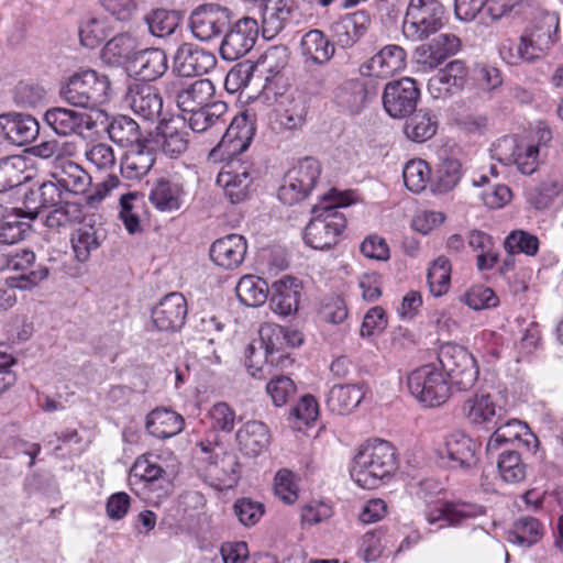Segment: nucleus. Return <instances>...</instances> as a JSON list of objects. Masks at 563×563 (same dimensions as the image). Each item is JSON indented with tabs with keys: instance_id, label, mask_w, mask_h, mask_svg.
<instances>
[{
	"instance_id": "f257e3e1",
	"label": "nucleus",
	"mask_w": 563,
	"mask_h": 563,
	"mask_svg": "<svg viewBox=\"0 0 563 563\" xmlns=\"http://www.w3.org/2000/svg\"><path fill=\"white\" fill-rule=\"evenodd\" d=\"M260 349L249 344L245 350V365L250 374L257 379H267L273 369H286L294 363L290 349L300 346L303 334L297 330H290L276 323H264L260 331Z\"/></svg>"
},
{
	"instance_id": "f03ea898",
	"label": "nucleus",
	"mask_w": 563,
	"mask_h": 563,
	"mask_svg": "<svg viewBox=\"0 0 563 563\" xmlns=\"http://www.w3.org/2000/svg\"><path fill=\"white\" fill-rule=\"evenodd\" d=\"M398 470L394 445L386 440L372 439L362 444L355 454L350 474L364 489H375L386 484Z\"/></svg>"
},
{
	"instance_id": "7ed1b4c3",
	"label": "nucleus",
	"mask_w": 563,
	"mask_h": 563,
	"mask_svg": "<svg viewBox=\"0 0 563 563\" xmlns=\"http://www.w3.org/2000/svg\"><path fill=\"white\" fill-rule=\"evenodd\" d=\"M110 90L108 76L87 69L71 75L59 93L71 106L95 109L110 100Z\"/></svg>"
},
{
	"instance_id": "20e7f679",
	"label": "nucleus",
	"mask_w": 563,
	"mask_h": 563,
	"mask_svg": "<svg viewBox=\"0 0 563 563\" xmlns=\"http://www.w3.org/2000/svg\"><path fill=\"white\" fill-rule=\"evenodd\" d=\"M356 201L352 190L331 188L319 198V222L323 224V242H319V251L330 250L339 243L346 228V218L339 211Z\"/></svg>"
},
{
	"instance_id": "39448f33",
	"label": "nucleus",
	"mask_w": 563,
	"mask_h": 563,
	"mask_svg": "<svg viewBox=\"0 0 563 563\" xmlns=\"http://www.w3.org/2000/svg\"><path fill=\"white\" fill-rule=\"evenodd\" d=\"M444 14V7L439 0H410L402 33L410 41H423L442 29Z\"/></svg>"
},
{
	"instance_id": "423d86ee",
	"label": "nucleus",
	"mask_w": 563,
	"mask_h": 563,
	"mask_svg": "<svg viewBox=\"0 0 563 563\" xmlns=\"http://www.w3.org/2000/svg\"><path fill=\"white\" fill-rule=\"evenodd\" d=\"M441 368L457 390L471 389L478 378V366L474 356L462 345L443 344L438 353Z\"/></svg>"
},
{
	"instance_id": "0eeeda50",
	"label": "nucleus",
	"mask_w": 563,
	"mask_h": 563,
	"mask_svg": "<svg viewBox=\"0 0 563 563\" xmlns=\"http://www.w3.org/2000/svg\"><path fill=\"white\" fill-rule=\"evenodd\" d=\"M410 394L426 407H439L450 397V386L435 364L412 371L407 378Z\"/></svg>"
},
{
	"instance_id": "6e6552de",
	"label": "nucleus",
	"mask_w": 563,
	"mask_h": 563,
	"mask_svg": "<svg viewBox=\"0 0 563 563\" xmlns=\"http://www.w3.org/2000/svg\"><path fill=\"white\" fill-rule=\"evenodd\" d=\"M317 86L301 82L296 90L288 95L282 96L278 100L275 122L280 131H297L302 129L307 122V117L311 107V102L316 96Z\"/></svg>"
},
{
	"instance_id": "1a4fd4ad",
	"label": "nucleus",
	"mask_w": 563,
	"mask_h": 563,
	"mask_svg": "<svg viewBox=\"0 0 563 563\" xmlns=\"http://www.w3.org/2000/svg\"><path fill=\"white\" fill-rule=\"evenodd\" d=\"M234 18L233 11L219 3H203L191 11L189 26L200 41H211L222 35Z\"/></svg>"
},
{
	"instance_id": "9d476101",
	"label": "nucleus",
	"mask_w": 563,
	"mask_h": 563,
	"mask_svg": "<svg viewBox=\"0 0 563 563\" xmlns=\"http://www.w3.org/2000/svg\"><path fill=\"white\" fill-rule=\"evenodd\" d=\"M260 34L258 22L251 16H243L230 23L225 29L219 47L224 60L233 62L245 56L254 47Z\"/></svg>"
},
{
	"instance_id": "9b49d317",
	"label": "nucleus",
	"mask_w": 563,
	"mask_h": 563,
	"mask_svg": "<svg viewBox=\"0 0 563 563\" xmlns=\"http://www.w3.org/2000/svg\"><path fill=\"white\" fill-rule=\"evenodd\" d=\"M420 100V88L411 77H402L386 84L382 102L386 113L394 119L411 115Z\"/></svg>"
},
{
	"instance_id": "f8f14e48",
	"label": "nucleus",
	"mask_w": 563,
	"mask_h": 563,
	"mask_svg": "<svg viewBox=\"0 0 563 563\" xmlns=\"http://www.w3.org/2000/svg\"><path fill=\"white\" fill-rule=\"evenodd\" d=\"M479 444L463 431L448 434L437 449V455L444 465L453 470H470L478 463Z\"/></svg>"
},
{
	"instance_id": "ddd939ff",
	"label": "nucleus",
	"mask_w": 563,
	"mask_h": 563,
	"mask_svg": "<svg viewBox=\"0 0 563 563\" xmlns=\"http://www.w3.org/2000/svg\"><path fill=\"white\" fill-rule=\"evenodd\" d=\"M316 184L317 162L307 156L286 175L284 184L278 188V199L285 205H295L306 199Z\"/></svg>"
},
{
	"instance_id": "4468645a",
	"label": "nucleus",
	"mask_w": 563,
	"mask_h": 563,
	"mask_svg": "<svg viewBox=\"0 0 563 563\" xmlns=\"http://www.w3.org/2000/svg\"><path fill=\"white\" fill-rule=\"evenodd\" d=\"M145 139L154 152L161 151L170 158L186 152L189 144V133L181 120H159L155 130Z\"/></svg>"
},
{
	"instance_id": "2eb2a0df",
	"label": "nucleus",
	"mask_w": 563,
	"mask_h": 563,
	"mask_svg": "<svg viewBox=\"0 0 563 563\" xmlns=\"http://www.w3.org/2000/svg\"><path fill=\"white\" fill-rule=\"evenodd\" d=\"M537 144L518 142L516 136H504L495 146V156L504 165L515 164L522 175H532L540 164Z\"/></svg>"
},
{
	"instance_id": "dca6fc26",
	"label": "nucleus",
	"mask_w": 563,
	"mask_h": 563,
	"mask_svg": "<svg viewBox=\"0 0 563 563\" xmlns=\"http://www.w3.org/2000/svg\"><path fill=\"white\" fill-rule=\"evenodd\" d=\"M485 514L486 508L483 505L463 500H445L433 508H429L424 516L429 525H439L438 528L441 529L457 527Z\"/></svg>"
},
{
	"instance_id": "f3484780",
	"label": "nucleus",
	"mask_w": 563,
	"mask_h": 563,
	"mask_svg": "<svg viewBox=\"0 0 563 563\" xmlns=\"http://www.w3.org/2000/svg\"><path fill=\"white\" fill-rule=\"evenodd\" d=\"M558 19L545 15L527 29L520 37L523 49V60L532 63L543 57L555 42Z\"/></svg>"
},
{
	"instance_id": "a211bd4d",
	"label": "nucleus",
	"mask_w": 563,
	"mask_h": 563,
	"mask_svg": "<svg viewBox=\"0 0 563 563\" xmlns=\"http://www.w3.org/2000/svg\"><path fill=\"white\" fill-rule=\"evenodd\" d=\"M124 99L132 111L142 119L151 122L162 120L164 101L158 88L146 82H131Z\"/></svg>"
},
{
	"instance_id": "6ab92c4d",
	"label": "nucleus",
	"mask_w": 563,
	"mask_h": 563,
	"mask_svg": "<svg viewBox=\"0 0 563 563\" xmlns=\"http://www.w3.org/2000/svg\"><path fill=\"white\" fill-rule=\"evenodd\" d=\"M406 64V51L399 45L389 44L362 63L358 73L364 77L386 78L404 70Z\"/></svg>"
},
{
	"instance_id": "aec40b11",
	"label": "nucleus",
	"mask_w": 563,
	"mask_h": 563,
	"mask_svg": "<svg viewBox=\"0 0 563 563\" xmlns=\"http://www.w3.org/2000/svg\"><path fill=\"white\" fill-rule=\"evenodd\" d=\"M187 312L185 297L180 292H170L152 309V324L158 331L176 332L184 327Z\"/></svg>"
},
{
	"instance_id": "412c9836",
	"label": "nucleus",
	"mask_w": 563,
	"mask_h": 563,
	"mask_svg": "<svg viewBox=\"0 0 563 563\" xmlns=\"http://www.w3.org/2000/svg\"><path fill=\"white\" fill-rule=\"evenodd\" d=\"M217 58L213 53L192 43H183L174 56V71L180 77H195L214 69Z\"/></svg>"
},
{
	"instance_id": "4be33fe9",
	"label": "nucleus",
	"mask_w": 563,
	"mask_h": 563,
	"mask_svg": "<svg viewBox=\"0 0 563 563\" xmlns=\"http://www.w3.org/2000/svg\"><path fill=\"white\" fill-rule=\"evenodd\" d=\"M65 192L54 178L30 188L23 196L26 218L34 220L43 209H51L68 202Z\"/></svg>"
},
{
	"instance_id": "5701e85b",
	"label": "nucleus",
	"mask_w": 563,
	"mask_h": 563,
	"mask_svg": "<svg viewBox=\"0 0 563 563\" xmlns=\"http://www.w3.org/2000/svg\"><path fill=\"white\" fill-rule=\"evenodd\" d=\"M0 130L4 140L16 146L32 143L40 134V123L31 114L8 112L0 114Z\"/></svg>"
},
{
	"instance_id": "b1692460",
	"label": "nucleus",
	"mask_w": 563,
	"mask_h": 563,
	"mask_svg": "<svg viewBox=\"0 0 563 563\" xmlns=\"http://www.w3.org/2000/svg\"><path fill=\"white\" fill-rule=\"evenodd\" d=\"M298 8L296 0H266L262 3V25L260 32L265 40L277 36L290 21Z\"/></svg>"
},
{
	"instance_id": "393cba45",
	"label": "nucleus",
	"mask_w": 563,
	"mask_h": 563,
	"mask_svg": "<svg viewBox=\"0 0 563 563\" xmlns=\"http://www.w3.org/2000/svg\"><path fill=\"white\" fill-rule=\"evenodd\" d=\"M168 69V59L161 48H141L128 67L131 76L139 78L135 82H150L161 78Z\"/></svg>"
},
{
	"instance_id": "a878e982",
	"label": "nucleus",
	"mask_w": 563,
	"mask_h": 563,
	"mask_svg": "<svg viewBox=\"0 0 563 563\" xmlns=\"http://www.w3.org/2000/svg\"><path fill=\"white\" fill-rule=\"evenodd\" d=\"M461 47L460 38L450 33H442L430 43L416 48L417 62L424 68L433 69L446 58L455 55Z\"/></svg>"
},
{
	"instance_id": "bb28decb",
	"label": "nucleus",
	"mask_w": 563,
	"mask_h": 563,
	"mask_svg": "<svg viewBox=\"0 0 563 563\" xmlns=\"http://www.w3.org/2000/svg\"><path fill=\"white\" fill-rule=\"evenodd\" d=\"M217 184L223 188L230 202L236 205L249 198L253 176L246 167L242 165L234 167L233 164H230L218 174Z\"/></svg>"
},
{
	"instance_id": "cd10ccee",
	"label": "nucleus",
	"mask_w": 563,
	"mask_h": 563,
	"mask_svg": "<svg viewBox=\"0 0 563 563\" xmlns=\"http://www.w3.org/2000/svg\"><path fill=\"white\" fill-rule=\"evenodd\" d=\"M269 292V308L274 313L288 317L297 311L300 298V285L297 278L285 276L274 282Z\"/></svg>"
},
{
	"instance_id": "c85d7f7f",
	"label": "nucleus",
	"mask_w": 563,
	"mask_h": 563,
	"mask_svg": "<svg viewBox=\"0 0 563 563\" xmlns=\"http://www.w3.org/2000/svg\"><path fill=\"white\" fill-rule=\"evenodd\" d=\"M376 89L369 90L366 82L358 78L345 80L334 95L336 104L350 114H360L367 106L372 97L376 96Z\"/></svg>"
},
{
	"instance_id": "c756f323",
	"label": "nucleus",
	"mask_w": 563,
	"mask_h": 563,
	"mask_svg": "<svg viewBox=\"0 0 563 563\" xmlns=\"http://www.w3.org/2000/svg\"><path fill=\"white\" fill-rule=\"evenodd\" d=\"M246 240L240 234L218 239L210 247V258L225 269L239 267L246 254Z\"/></svg>"
},
{
	"instance_id": "7c9ffc66",
	"label": "nucleus",
	"mask_w": 563,
	"mask_h": 563,
	"mask_svg": "<svg viewBox=\"0 0 563 563\" xmlns=\"http://www.w3.org/2000/svg\"><path fill=\"white\" fill-rule=\"evenodd\" d=\"M140 49L137 37L129 32H124L117 34L104 44L101 57L107 64L117 67L121 66L128 70V67H130Z\"/></svg>"
},
{
	"instance_id": "2f4dec72",
	"label": "nucleus",
	"mask_w": 563,
	"mask_h": 563,
	"mask_svg": "<svg viewBox=\"0 0 563 563\" xmlns=\"http://www.w3.org/2000/svg\"><path fill=\"white\" fill-rule=\"evenodd\" d=\"M235 439L239 450L243 455L255 457L268 448L271 432L264 422L251 420L238 430Z\"/></svg>"
},
{
	"instance_id": "473e14b6",
	"label": "nucleus",
	"mask_w": 563,
	"mask_h": 563,
	"mask_svg": "<svg viewBox=\"0 0 563 563\" xmlns=\"http://www.w3.org/2000/svg\"><path fill=\"white\" fill-rule=\"evenodd\" d=\"M501 407H498L489 394H475L468 397L463 406V417L474 426H497L500 419Z\"/></svg>"
},
{
	"instance_id": "72a5a7b5",
	"label": "nucleus",
	"mask_w": 563,
	"mask_h": 563,
	"mask_svg": "<svg viewBox=\"0 0 563 563\" xmlns=\"http://www.w3.org/2000/svg\"><path fill=\"white\" fill-rule=\"evenodd\" d=\"M154 162V151L145 139L143 144H136L125 152L121 159L120 174L123 179L137 180L150 172Z\"/></svg>"
},
{
	"instance_id": "f704fd0d",
	"label": "nucleus",
	"mask_w": 563,
	"mask_h": 563,
	"mask_svg": "<svg viewBox=\"0 0 563 563\" xmlns=\"http://www.w3.org/2000/svg\"><path fill=\"white\" fill-rule=\"evenodd\" d=\"M495 427L496 430L490 435L486 445L488 453L496 452L504 444L523 442L526 445H530L532 441H537V438L530 432L528 424L518 419H509L501 422L500 418Z\"/></svg>"
},
{
	"instance_id": "c9c22d12",
	"label": "nucleus",
	"mask_w": 563,
	"mask_h": 563,
	"mask_svg": "<svg viewBox=\"0 0 563 563\" xmlns=\"http://www.w3.org/2000/svg\"><path fill=\"white\" fill-rule=\"evenodd\" d=\"M511 7L510 0H455L454 2L456 18L465 22L473 21L483 13L485 8L487 15L493 20H498L510 11Z\"/></svg>"
},
{
	"instance_id": "e433bc0d",
	"label": "nucleus",
	"mask_w": 563,
	"mask_h": 563,
	"mask_svg": "<svg viewBox=\"0 0 563 563\" xmlns=\"http://www.w3.org/2000/svg\"><path fill=\"white\" fill-rule=\"evenodd\" d=\"M184 418L174 410L156 408L146 416L145 428L157 439H168L177 435L184 429Z\"/></svg>"
},
{
	"instance_id": "4c0bfd02",
	"label": "nucleus",
	"mask_w": 563,
	"mask_h": 563,
	"mask_svg": "<svg viewBox=\"0 0 563 563\" xmlns=\"http://www.w3.org/2000/svg\"><path fill=\"white\" fill-rule=\"evenodd\" d=\"M297 76L301 82L317 86V30L306 32L298 46Z\"/></svg>"
},
{
	"instance_id": "58836bf2",
	"label": "nucleus",
	"mask_w": 563,
	"mask_h": 563,
	"mask_svg": "<svg viewBox=\"0 0 563 563\" xmlns=\"http://www.w3.org/2000/svg\"><path fill=\"white\" fill-rule=\"evenodd\" d=\"M365 390L362 385H334L325 399L327 407L338 415L351 413L364 399Z\"/></svg>"
},
{
	"instance_id": "ea45409f",
	"label": "nucleus",
	"mask_w": 563,
	"mask_h": 563,
	"mask_svg": "<svg viewBox=\"0 0 563 563\" xmlns=\"http://www.w3.org/2000/svg\"><path fill=\"white\" fill-rule=\"evenodd\" d=\"M369 23L368 12L358 10L344 15L332 29L343 46H351L366 33Z\"/></svg>"
},
{
	"instance_id": "a19ab883",
	"label": "nucleus",
	"mask_w": 563,
	"mask_h": 563,
	"mask_svg": "<svg viewBox=\"0 0 563 563\" xmlns=\"http://www.w3.org/2000/svg\"><path fill=\"white\" fill-rule=\"evenodd\" d=\"M543 534V525L537 518L526 516L512 523V527L506 532V540L511 544L528 549L537 544Z\"/></svg>"
},
{
	"instance_id": "79ce46f5",
	"label": "nucleus",
	"mask_w": 563,
	"mask_h": 563,
	"mask_svg": "<svg viewBox=\"0 0 563 563\" xmlns=\"http://www.w3.org/2000/svg\"><path fill=\"white\" fill-rule=\"evenodd\" d=\"M109 137L122 147H132L143 144L146 136L142 135L141 128L131 117L119 114L111 119L107 126Z\"/></svg>"
},
{
	"instance_id": "37998d69",
	"label": "nucleus",
	"mask_w": 563,
	"mask_h": 563,
	"mask_svg": "<svg viewBox=\"0 0 563 563\" xmlns=\"http://www.w3.org/2000/svg\"><path fill=\"white\" fill-rule=\"evenodd\" d=\"M84 113L67 108H52L44 114V120L52 130L62 136L76 133L85 124Z\"/></svg>"
},
{
	"instance_id": "c03bdc74",
	"label": "nucleus",
	"mask_w": 563,
	"mask_h": 563,
	"mask_svg": "<svg viewBox=\"0 0 563 563\" xmlns=\"http://www.w3.org/2000/svg\"><path fill=\"white\" fill-rule=\"evenodd\" d=\"M183 187L173 180L161 178L151 189L148 199L161 211L178 210L181 206Z\"/></svg>"
},
{
	"instance_id": "a18cd8bd",
	"label": "nucleus",
	"mask_w": 563,
	"mask_h": 563,
	"mask_svg": "<svg viewBox=\"0 0 563 563\" xmlns=\"http://www.w3.org/2000/svg\"><path fill=\"white\" fill-rule=\"evenodd\" d=\"M438 128L437 115L430 110L420 109L413 112L406 122L404 133L410 141L422 143L430 140L437 133Z\"/></svg>"
},
{
	"instance_id": "49530a36",
	"label": "nucleus",
	"mask_w": 563,
	"mask_h": 563,
	"mask_svg": "<svg viewBox=\"0 0 563 563\" xmlns=\"http://www.w3.org/2000/svg\"><path fill=\"white\" fill-rule=\"evenodd\" d=\"M254 132L255 125L252 117L247 112L241 113L231 120L219 145L235 143L234 151L242 152L249 147Z\"/></svg>"
},
{
	"instance_id": "de8ad7c7",
	"label": "nucleus",
	"mask_w": 563,
	"mask_h": 563,
	"mask_svg": "<svg viewBox=\"0 0 563 563\" xmlns=\"http://www.w3.org/2000/svg\"><path fill=\"white\" fill-rule=\"evenodd\" d=\"M104 239V230L93 224H84L71 236V245L76 258L84 263L92 251L97 250Z\"/></svg>"
},
{
	"instance_id": "09e8293b",
	"label": "nucleus",
	"mask_w": 563,
	"mask_h": 563,
	"mask_svg": "<svg viewBox=\"0 0 563 563\" xmlns=\"http://www.w3.org/2000/svg\"><path fill=\"white\" fill-rule=\"evenodd\" d=\"M214 88L209 79H199L176 95V102L183 112H192L202 107L213 95Z\"/></svg>"
},
{
	"instance_id": "8fccbe9b",
	"label": "nucleus",
	"mask_w": 563,
	"mask_h": 563,
	"mask_svg": "<svg viewBox=\"0 0 563 563\" xmlns=\"http://www.w3.org/2000/svg\"><path fill=\"white\" fill-rule=\"evenodd\" d=\"M64 190L65 195H79L86 192L91 184L89 174L74 162H66L59 172L52 174Z\"/></svg>"
},
{
	"instance_id": "3c124183",
	"label": "nucleus",
	"mask_w": 563,
	"mask_h": 563,
	"mask_svg": "<svg viewBox=\"0 0 563 563\" xmlns=\"http://www.w3.org/2000/svg\"><path fill=\"white\" fill-rule=\"evenodd\" d=\"M269 290L267 283L263 278L252 275L243 276L235 287L239 300L247 307L263 305L268 298Z\"/></svg>"
},
{
	"instance_id": "603ef678",
	"label": "nucleus",
	"mask_w": 563,
	"mask_h": 563,
	"mask_svg": "<svg viewBox=\"0 0 563 563\" xmlns=\"http://www.w3.org/2000/svg\"><path fill=\"white\" fill-rule=\"evenodd\" d=\"M53 262L54 260L52 258H48L47 263L36 262L35 258L32 268H27L25 273H21L18 276L5 278V284L18 288V290L32 291L48 279L53 271L48 263Z\"/></svg>"
},
{
	"instance_id": "864d4df0",
	"label": "nucleus",
	"mask_w": 563,
	"mask_h": 563,
	"mask_svg": "<svg viewBox=\"0 0 563 563\" xmlns=\"http://www.w3.org/2000/svg\"><path fill=\"white\" fill-rule=\"evenodd\" d=\"M22 209H15L14 213L0 217V244H14L27 235L31 223L21 220L24 218Z\"/></svg>"
},
{
	"instance_id": "5fc2aeb1",
	"label": "nucleus",
	"mask_w": 563,
	"mask_h": 563,
	"mask_svg": "<svg viewBox=\"0 0 563 563\" xmlns=\"http://www.w3.org/2000/svg\"><path fill=\"white\" fill-rule=\"evenodd\" d=\"M181 20V13L175 10L156 9L144 18L152 35L165 37L174 33Z\"/></svg>"
},
{
	"instance_id": "6e6d98bb",
	"label": "nucleus",
	"mask_w": 563,
	"mask_h": 563,
	"mask_svg": "<svg viewBox=\"0 0 563 563\" xmlns=\"http://www.w3.org/2000/svg\"><path fill=\"white\" fill-rule=\"evenodd\" d=\"M462 178V165L456 159H444L437 169L431 181V189L434 194H446L451 191Z\"/></svg>"
},
{
	"instance_id": "4d7b16f0",
	"label": "nucleus",
	"mask_w": 563,
	"mask_h": 563,
	"mask_svg": "<svg viewBox=\"0 0 563 563\" xmlns=\"http://www.w3.org/2000/svg\"><path fill=\"white\" fill-rule=\"evenodd\" d=\"M497 467L500 476L507 483L516 484L526 478V465L515 450L503 451L499 454Z\"/></svg>"
},
{
	"instance_id": "13d9d810",
	"label": "nucleus",
	"mask_w": 563,
	"mask_h": 563,
	"mask_svg": "<svg viewBox=\"0 0 563 563\" xmlns=\"http://www.w3.org/2000/svg\"><path fill=\"white\" fill-rule=\"evenodd\" d=\"M451 263L445 256H439L428 269L427 279L430 291L439 297L445 294L450 286Z\"/></svg>"
},
{
	"instance_id": "bf43d9fd",
	"label": "nucleus",
	"mask_w": 563,
	"mask_h": 563,
	"mask_svg": "<svg viewBox=\"0 0 563 563\" xmlns=\"http://www.w3.org/2000/svg\"><path fill=\"white\" fill-rule=\"evenodd\" d=\"M430 167L427 162L422 159L409 161L402 170L406 187L415 194H419L426 189L430 181Z\"/></svg>"
},
{
	"instance_id": "052dcab7",
	"label": "nucleus",
	"mask_w": 563,
	"mask_h": 563,
	"mask_svg": "<svg viewBox=\"0 0 563 563\" xmlns=\"http://www.w3.org/2000/svg\"><path fill=\"white\" fill-rule=\"evenodd\" d=\"M563 191V181L552 179L542 181L529 192V202L538 210L549 208Z\"/></svg>"
},
{
	"instance_id": "680f3d73",
	"label": "nucleus",
	"mask_w": 563,
	"mask_h": 563,
	"mask_svg": "<svg viewBox=\"0 0 563 563\" xmlns=\"http://www.w3.org/2000/svg\"><path fill=\"white\" fill-rule=\"evenodd\" d=\"M539 239L527 231L515 230L505 239L504 245L508 254L523 253L534 256L539 251Z\"/></svg>"
},
{
	"instance_id": "e2e57ef3",
	"label": "nucleus",
	"mask_w": 563,
	"mask_h": 563,
	"mask_svg": "<svg viewBox=\"0 0 563 563\" xmlns=\"http://www.w3.org/2000/svg\"><path fill=\"white\" fill-rule=\"evenodd\" d=\"M51 209L45 219V225L49 229L66 227L69 223L80 221L82 217L81 206L77 202H66Z\"/></svg>"
},
{
	"instance_id": "0e129e2a",
	"label": "nucleus",
	"mask_w": 563,
	"mask_h": 563,
	"mask_svg": "<svg viewBox=\"0 0 563 563\" xmlns=\"http://www.w3.org/2000/svg\"><path fill=\"white\" fill-rule=\"evenodd\" d=\"M290 415L296 419L294 426L298 431L313 427L317 420V400L308 394L300 398L299 402L291 408Z\"/></svg>"
},
{
	"instance_id": "69168bd1",
	"label": "nucleus",
	"mask_w": 563,
	"mask_h": 563,
	"mask_svg": "<svg viewBox=\"0 0 563 563\" xmlns=\"http://www.w3.org/2000/svg\"><path fill=\"white\" fill-rule=\"evenodd\" d=\"M46 91L37 84L19 82L13 91V100L20 108H35L43 103Z\"/></svg>"
},
{
	"instance_id": "338daca9",
	"label": "nucleus",
	"mask_w": 563,
	"mask_h": 563,
	"mask_svg": "<svg viewBox=\"0 0 563 563\" xmlns=\"http://www.w3.org/2000/svg\"><path fill=\"white\" fill-rule=\"evenodd\" d=\"M461 300L474 310L489 309L498 305V297L493 289L483 285L471 287Z\"/></svg>"
},
{
	"instance_id": "774afa93",
	"label": "nucleus",
	"mask_w": 563,
	"mask_h": 563,
	"mask_svg": "<svg viewBox=\"0 0 563 563\" xmlns=\"http://www.w3.org/2000/svg\"><path fill=\"white\" fill-rule=\"evenodd\" d=\"M142 197L137 192H129L122 195L120 198V219L122 220L125 229L129 233L134 234L141 231V222L137 212L134 211L136 208L135 202L141 201Z\"/></svg>"
}]
</instances>
